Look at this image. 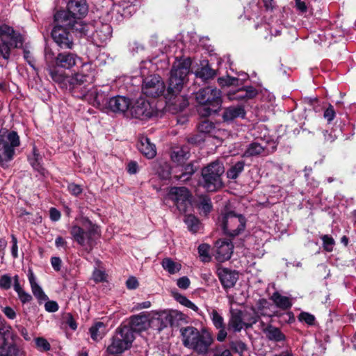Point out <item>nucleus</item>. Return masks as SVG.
<instances>
[{
  "label": "nucleus",
  "instance_id": "473e14b6",
  "mask_svg": "<svg viewBox=\"0 0 356 356\" xmlns=\"http://www.w3.org/2000/svg\"><path fill=\"white\" fill-rule=\"evenodd\" d=\"M264 332L269 340L275 341L285 340L284 334L277 327L269 325L264 329Z\"/></svg>",
  "mask_w": 356,
  "mask_h": 356
},
{
  "label": "nucleus",
  "instance_id": "f257e3e1",
  "mask_svg": "<svg viewBox=\"0 0 356 356\" xmlns=\"http://www.w3.org/2000/svg\"><path fill=\"white\" fill-rule=\"evenodd\" d=\"M191 60L184 58L176 60L172 65L168 81V94L174 97L169 98L167 107L169 111L176 113L183 111L188 105L187 99L184 97H177L188 81V75L191 72Z\"/></svg>",
  "mask_w": 356,
  "mask_h": 356
},
{
  "label": "nucleus",
  "instance_id": "a211bd4d",
  "mask_svg": "<svg viewBox=\"0 0 356 356\" xmlns=\"http://www.w3.org/2000/svg\"><path fill=\"white\" fill-rule=\"evenodd\" d=\"M131 114L133 118L145 120L152 117L153 109L147 101L140 99L131 107Z\"/></svg>",
  "mask_w": 356,
  "mask_h": 356
},
{
  "label": "nucleus",
  "instance_id": "f03ea898",
  "mask_svg": "<svg viewBox=\"0 0 356 356\" xmlns=\"http://www.w3.org/2000/svg\"><path fill=\"white\" fill-rule=\"evenodd\" d=\"M88 13V5L86 0H69L66 10L57 11L54 15V19L56 22L71 28L81 35H88L89 26L81 21Z\"/></svg>",
  "mask_w": 356,
  "mask_h": 356
},
{
  "label": "nucleus",
  "instance_id": "a878e982",
  "mask_svg": "<svg viewBox=\"0 0 356 356\" xmlns=\"http://www.w3.org/2000/svg\"><path fill=\"white\" fill-rule=\"evenodd\" d=\"M112 27L108 24H101L97 26L92 37L97 45L106 42L111 38Z\"/></svg>",
  "mask_w": 356,
  "mask_h": 356
},
{
  "label": "nucleus",
  "instance_id": "5701e85b",
  "mask_svg": "<svg viewBox=\"0 0 356 356\" xmlns=\"http://www.w3.org/2000/svg\"><path fill=\"white\" fill-rule=\"evenodd\" d=\"M218 278L225 289H230L233 287L238 277V274L234 271L226 268H219L217 270Z\"/></svg>",
  "mask_w": 356,
  "mask_h": 356
},
{
  "label": "nucleus",
  "instance_id": "9d476101",
  "mask_svg": "<svg viewBox=\"0 0 356 356\" xmlns=\"http://www.w3.org/2000/svg\"><path fill=\"white\" fill-rule=\"evenodd\" d=\"M220 222L224 233L229 236H236L240 234L244 231L246 225L245 217L233 211L222 214Z\"/></svg>",
  "mask_w": 356,
  "mask_h": 356
},
{
  "label": "nucleus",
  "instance_id": "f3484780",
  "mask_svg": "<svg viewBox=\"0 0 356 356\" xmlns=\"http://www.w3.org/2000/svg\"><path fill=\"white\" fill-rule=\"evenodd\" d=\"M95 72L92 65L86 63L82 65L81 70L69 79V83L73 86L91 83L95 80Z\"/></svg>",
  "mask_w": 356,
  "mask_h": 356
},
{
  "label": "nucleus",
  "instance_id": "a18cd8bd",
  "mask_svg": "<svg viewBox=\"0 0 356 356\" xmlns=\"http://www.w3.org/2000/svg\"><path fill=\"white\" fill-rule=\"evenodd\" d=\"M239 81L238 78L231 77L229 76H222L218 79V83L221 86H236Z\"/></svg>",
  "mask_w": 356,
  "mask_h": 356
},
{
  "label": "nucleus",
  "instance_id": "dca6fc26",
  "mask_svg": "<svg viewBox=\"0 0 356 356\" xmlns=\"http://www.w3.org/2000/svg\"><path fill=\"white\" fill-rule=\"evenodd\" d=\"M57 24L54 27L51 31V37L54 41L61 49H72L73 46L72 38L67 30L72 29L61 23L56 22Z\"/></svg>",
  "mask_w": 356,
  "mask_h": 356
},
{
  "label": "nucleus",
  "instance_id": "393cba45",
  "mask_svg": "<svg viewBox=\"0 0 356 356\" xmlns=\"http://www.w3.org/2000/svg\"><path fill=\"white\" fill-rule=\"evenodd\" d=\"M257 95V90L252 86H245L236 90L229 91L228 97L231 100H248L254 98Z\"/></svg>",
  "mask_w": 356,
  "mask_h": 356
},
{
  "label": "nucleus",
  "instance_id": "f704fd0d",
  "mask_svg": "<svg viewBox=\"0 0 356 356\" xmlns=\"http://www.w3.org/2000/svg\"><path fill=\"white\" fill-rule=\"evenodd\" d=\"M271 300L274 302L277 307L282 309H289L292 306L291 300L288 297L282 296L278 292H275L272 295Z\"/></svg>",
  "mask_w": 356,
  "mask_h": 356
},
{
  "label": "nucleus",
  "instance_id": "37998d69",
  "mask_svg": "<svg viewBox=\"0 0 356 356\" xmlns=\"http://www.w3.org/2000/svg\"><path fill=\"white\" fill-rule=\"evenodd\" d=\"M184 222L186 224L188 229L195 233L197 232L200 226V222L198 219L193 215H186L184 217Z\"/></svg>",
  "mask_w": 356,
  "mask_h": 356
},
{
  "label": "nucleus",
  "instance_id": "3c124183",
  "mask_svg": "<svg viewBox=\"0 0 356 356\" xmlns=\"http://www.w3.org/2000/svg\"><path fill=\"white\" fill-rule=\"evenodd\" d=\"M12 286V278L10 275L4 274L0 277V288L3 290H8Z\"/></svg>",
  "mask_w": 356,
  "mask_h": 356
},
{
  "label": "nucleus",
  "instance_id": "774afa93",
  "mask_svg": "<svg viewBox=\"0 0 356 356\" xmlns=\"http://www.w3.org/2000/svg\"><path fill=\"white\" fill-rule=\"evenodd\" d=\"M17 295L20 301L23 304L29 302L32 300L31 296L24 291H21L20 293H17Z\"/></svg>",
  "mask_w": 356,
  "mask_h": 356
},
{
  "label": "nucleus",
  "instance_id": "ea45409f",
  "mask_svg": "<svg viewBox=\"0 0 356 356\" xmlns=\"http://www.w3.org/2000/svg\"><path fill=\"white\" fill-rule=\"evenodd\" d=\"M196 167H195L193 163H188L183 167L181 174L179 175H175V177L177 180L186 181L189 179L191 176L196 171Z\"/></svg>",
  "mask_w": 356,
  "mask_h": 356
},
{
  "label": "nucleus",
  "instance_id": "58836bf2",
  "mask_svg": "<svg viewBox=\"0 0 356 356\" xmlns=\"http://www.w3.org/2000/svg\"><path fill=\"white\" fill-rule=\"evenodd\" d=\"M162 267L164 270L168 271L170 274H175L179 271L181 265L179 263L175 262L170 258H165L161 262Z\"/></svg>",
  "mask_w": 356,
  "mask_h": 356
},
{
  "label": "nucleus",
  "instance_id": "aec40b11",
  "mask_svg": "<svg viewBox=\"0 0 356 356\" xmlns=\"http://www.w3.org/2000/svg\"><path fill=\"white\" fill-rule=\"evenodd\" d=\"M131 326L133 333L134 332H142L146 330L149 326L152 325L151 316L149 313L147 314L142 312L138 315L133 316L131 318Z\"/></svg>",
  "mask_w": 356,
  "mask_h": 356
},
{
  "label": "nucleus",
  "instance_id": "72a5a7b5",
  "mask_svg": "<svg viewBox=\"0 0 356 356\" xmlns=\"http://www.w3.org/2000/svg\"><path fill=\"white\" fill-rule=\"evenodd\" d=\"M90 333L93 340L99 341L106 334V325L102 322H97L90 328Z\"/></svg>",
  "mask_w": 356,
  "mask_h": 356
},
{
  "label": "nucleus",
  "instance_id": "13d9d810",
  "mask_svg": "<svg viewBox=\"0 0 356 356\" xmlns=\"http://www.w3.org/2000/svg\"><path fill=\"white\" fill-rule=\"evenodd\" d=\"M92 279L95 282H103L106 280V274L103 270L95 269L92 273Z\"/></svg>",
  "mask_w": 356,
  "mask_h": 356
},
{
  "label": "nucleus",
  "instance_id": "4be33fe9",
  "mask_svg": "<svg viewBox=\"0 0 356 356\" xmlns=\"http://www.w3.org/2000/svg\"><path fill=\"white\" fill-rule=\"evenodd\" d=\"M79 59L76 54L70 52L60 53L56 57L54 56V64L58 67L67 70L74 67Z\"/></svg>",
  "mask_w": 356,
  "mask_h": 356
},
{
  "label": "nucleus",
  "instance_id": "69168bd1",
  "mask_svg": "<svg viewBox=\"0 0 356 356\" xmlns=\"http://www.w3.org/2000/svg\"><path fill=\"white\" fill-rule=\"evenodd\" d=\"M44 307L46 311L49 312H56L58 310V305L55 301H47Z\"/></svg>",
  "mask_w": 356,
  "mask_h": 356
},
{
  "label": "nucleus",
  "instance_id": "338daca9",
  "mask_svg": "<svg viewBox=\"0 0 356 356\" xmlns=\"http://www.w3.org/2000/svg\"><path fill=\"white\" fill-rule=\"evenodd\" d=\"M216 329L218 330V332L216 336L217 340L220 342L224 341L227 336L225 325L222 326V327H218Z\"/></svg>",
  "mask_w": 356,
  "mask_h": 356
},
{
  "label": "nucleus",
  "instance_id": "4c0bfd02",
  "mask_svg": "<svg viewBox=\"0 0 356 356\" xmlns=\"http://www.w3.org/2000/svg\"><path fill=\"white\" fill-rule=\"evenodd\" d=\"M245 163L243 161L236 162L227 171V177L229 179H235L243 171Z\"/></svg>",
  "mask_w": 356,
  "mask_h": 356
},
{
  "label": "nucleus",
  "instance_id": "0e129e2a",
  "mask_svg": "<svg viewBox=\"0 0 356 356\" xmlns=\"http://www.w3.org/2000/svg\"><path fill=\"white\" fill-rule=\"evenodd\" d=\"M12 239V247H11V254L14 259L18 257V246H17V239L15 235H11Z\"/></svg>",
  "mask_w": 356,
  "mask_h": 356
},
{
  "label": "nucleus",
  "instance_id": "9b49d317",
  "mask_svg": "<svg viewBox=\"0 0 356 356\" xmlns=\"http://www.w3.org/2000/svg\"><path fill=\"white\" fill-rule=\"evenodd\" d=\"M152 326L159 331L162 330L168 325H173L177 319L181 318L182 314L176 310H159L149 313Z\"/></svg>",
  "mask_w": 356,
  "mask_h": 356
},
{
  "label": "nucleus",
  "instance_id": "bb28decb",
  "mask_svg": "<svg viewBox=\"0 0 356 356\" xmlns=\"http://www.w3.org/2000/svg\"><path fill=\"white\" fill-rule=\"evenodd\" d=\"M138 150L148 159H152L156 154L155 145L146 136H141L138 143Z\"/></svg>",
  "mask_w": 356,
  "mask_h": 356
},
{
  "label": "nucleus",
  "instance_id": "e2e57ef3",
  "mask_svg": "<svg viewBox=\"0 0 356 356\" xmlns=\"http://www.w3.org/2000/svg\"><path fill=\"white\" fill-rule=\"evenodd\" d=\"M190 280L186 277H181L177 280V284L181 289H187L190 286Z\"/></svg>",
  "mask_w": 356,
  "mask_h": 356
},
{
  "label": "nucleus",
  "instance_id": "5fc2aeb1",
  "mask_svg": "<svg viewBox=\"0 0 356 356\" xmlns=\"http://www.w3.org/2000/svg\"><path fill=\"white\" fill-rule=\"evenodd\" d=\"M295 1V7L296 10L301 14L306 13L308 11V3H307L305 1L302 0H294Z\"/></svg>",
  "mask_w": 356,
  "mask_h": 356
},
{
  "label": "nucleus",
  "instance_id": "6e6d98bb",
  "mask_svg": "<svg viewBox=\"0 0 356 356\" xmlns=\"http://www.w3.org/2000/svg\"><path fill=\"white\" fill-rule=\"evenodd\" d=\"M1 312L4 314V315L8 319L14 320L16 318V316H17L16 312L14 310L13 308L10 307H8V306L3 307V306H1Z\"/></svg>",
  "mask_w": 356,
  "mask_h": 356
},
{
  "label": "nucleus",
  "instance_id": "2f4dec72",
  "mask_svg": "<svg viewBox=\"0 0 356 356\" xmlns=\"http://www.w3.org/2000/svg\"><path fill=\"white\" fill-rule=\"evenodd\" d=\"M197 208L201 215L207 216L213 208L211 199L207 195L200 196Z\"/></svg>",
  "mask_w": 356,
  "mask_h": 356
},
{
  "label": "nucleus",
  "instance_id": "e433bc0d",
  "mask_svg": "<svg viewBox=\"0 0 356 356\" xmlns=\"http://www.w3.org/2000/svg\"><path fill=\"white\" fill-rule=\"evenodd\" d=\"M188 157V152L184 148L174 150L171 154V159L172 161L177 163L178 165H182L184 163Z\"/></svg>",
  "mask_w": 356,
  "mask_h": 356
},
{
  "label": "nucleus",
  "instance_id": "603ef678",
  "mask_svg": "<svg viewBox=\"0 0 356 356\" xmlns=\"http://www.w3.org/2000/svg\"><path fill=\"white\" fill-rule=\"evenodd\" d=\"M321 239L323 243V247L327 252H331L333 250L334 241L332 237L328 235H323L321 236Z\"/></svg>",
  "mask_w": 356,
  "mask_h": 356
},
{
  "label": "nucleus",
  "instance_id": "412c9836",
  "mask_svg": "<svg viewBox=\"0 0 356 356\" xmlns=\"http://www.w3.org/2000/svg\"><path fill=\"white\" fill-rule=\"evenodd\" d=\"M85 98L93 106L99 108L106 107L107 98L106 93L103 91L101 88H93L89 90L86 95Z\"/></svg>",
  "mask_w": 356,
  "mask_h": 356
},
{
  "label": "nucleus",
  "instance_id": "4468645a",
  "mask_svg": "<svg viewBox=\"0 0 356 356\" xmlns=\"http://www.w3.org/2000/svg\"><path fill=\"white\" fill-rule=\"evenodd\" d=\"M44 59L47 70L52 81L59 84L61 87H65L67 81L69 82L68 77L65 72L58 69V67L54 64V52L51 49L45 48Z\"/></svg>",
  "mask_w": 356,
  "mask_h": 356
},
{
  "label": "nucleus",
  "instance_id": "de8ad7c7",
  "mask_svg": "<svg viewBox=\"0 0 356 356\" xmlns=\"http://www.w3.org/2000/svg\"><path fill=\"white\" fill-rule=\"evenodd\" d=\"M179 302L184 306L191 309L194 312H195L197 314H200L199 308L197 305H195L192 301H191L189 299H188L186 296H180L178 298Z\"/></svg>",
  "mask_w": 356,
  "mask_h": 356
},
{
  "label": "nucleus",
  "instance_id": "c9c22d12",
  "mask_svg": "<svg viewBox=\"0 0 356 356\" xmlns=\"http://www.w3.org/2000/svg\"><path fill=\"white\" fill-rule=\"evenodd\" d=\"M265 147L258 142H254L248 145L247 149L243 154L244 157H251L260 155L264 150Z\"/></svg>",
  "mask_w": 356,
  "mask_h": 356
},
{
  "label": "nucleus",
  "instance_id": "cd10ccee",
  "mask_svg": "<svg viewBox=\"0 0 356 356\" xmlns=\"http://www.w3.org/2000/svg\"><path fill=\"white\" fill-rule=\"evenodd\" d=\"M245 115V112L243 106H232L225 109L222 114L224 121H232L236 118H243Z\"/></svg>",
  "mask_w": 356,
  "mask_h": 356
},
{
  "label": "nucleus",
  "instance_id": "6ab92c4d",
  "mask_svg": "<svg viewBox=\"0 0 356 356\" xmlns=\"http://www.w3.org/2000/svg\"><path fill=\"white\" fill-rule=\"evenodd\" d=\"M233 244L231 241L220 239L216 243V259L223 262L230 259L233 252Z\"/></svg>",
  "mask_w": 356,
  "mask_h": 356
},
{
  "label": "nucleus",
  "instance_id": "680f3d73",
  "mask_svg": "<svg viewBox=\"0 0 356 356\" xmlns=\"http://www.w3.org/2000/svg\"><path fill=\"white\" fill-rule=\"evenodd\" d=\"M299 319L301 321H304L308 325H312L314 322L315 318L313 315L307 313L302 312L299 316Z\"/></svg>",
  "mask_w": 356,
  "mask_h": 356
},
{
  "label": "nucleus",
  "instance_id": "a19ab883",
  "mask_svg": "<svg viewBox=\"0 0 356 356\" xmlns=\"http://www.w3.org/2000/svg\"><path fill=\"white\" fill-rule=\"evenodd\" d=\"M209 317L212 321L213 326L216 328L222 327L225 325L224 318L221 314L219 313L216 309H211L209 311Z\"/></svg>",
  "mask_w": 356,
  "mask_h": 356
},
{
  "label": "nucleus",
  "instance_id": "c03bdc74",
  "mask_svg": "<svg viewBox=\"0 0 356 356\" xmlns=\"http://www.w3.org/2000/svg\"><path fill=\"white\" fill-rule=\"evenodd\" d=\"M209 249V245L205 243L201 244L198 247V254L203 262H208L211 259Z\"/></svg>",
  "mask_w": 356,
  "mask_h": 356
},
{
  "label": "nucleus",
  "instance_id": "49530a36",
  "mask_svg": "<svg viewBox=\"0 0 356 356\" xmlns=\"http://www.w3.org/2000/svg\"><path fill=\"white\" fill-rule=\"evenodd\" d=\"M214 128V124L207 120H202L198 126L199 131L204 134L211 133Z\"/></svg>",
  "mask_w": 356,
  "mask_h": 356
},
{
  "label": "nucleus",
  "instance_id": "c85d7f7f",
  "mask_svg": "<svg viewBox=\"0 0 356 356\" xmlns=\"http://www.w3.org/2000/svg\"><path fill=\"white\" fill-rule=\"evenodd\" d=\"M119 4L122 8V15L127 17L136 13L138 1L137 0H120Z\"/></svg>",
  "mask_w": 356,
  "mask_h": 356
},
{
  "label": "nucleus",
  "instance_id": "bf43d9fd",
  "mask_svg": "<svg viewBox=\"0 0 356 356\" xmlns=\"http://www.w3.org/2000/svg\"><path fill=\"white\" fill-rule=\"evenodd\" d=\"M323 116L325 119L327 120L328 122L332 121L335 117V111L333 106L329 105V106L324 111Z\"/></svg>",
  "mask_w": 356,
  "mask_h": 356
},
{
  "label": "nucleus",
  "instance_id": "7c9ffc66",
  "mask_svg": "<svg viewBox=\"0 0 356 356\" xmlns=\"http://www.w3.org/2000/svg\"><path fill=\"white\" fill-rule=\"evenodd\" d=\"M9 337L15 341L17 338V335L12 332L11 326L5 323L0 327V349H2L6 346V339Z\"/></svg>",
  "mask_w": 356,
  "mask_h": 356
},
{
  "label": "nucleus",
  "instance_id": "20e7f679",
  "mask_svg": "<svg viewBox=\"0 0 356 356\" xmlns=\"http://www.w3.org/2000/svg\"><path fill=\"white\" fill-rule=\"evenodd\" d=\"M195 99L200 105L197 108L199 114L206 117L216 113L221 106V91L208 86L200 89L195 94Z\"/></svg>",
  "mask_w": 356,
  "mask_h": 356
},
{
  "label": "nucleus",
  "instance_id": "8fccbe9b",
  "mask_svg": "<svg viewBox=\"0 0 356 356\" xmlns=\"http://www.w3.org/2000/svg\"><path fill=\"white\" fill-rule=\"evenodd\" d=\"M230 348L239 354H242L246 350V345L241 341H234L230 343Z\"/></svg>",
  "mask_w": 356,
  "mask_h": 356
},
{
  "label": "nucleus",
  "instance_id": "6e6552de",
  "mask_svg": "<svg viewBox=\"0 0 356 356\" xmlns=\"http://www.w3.org/2000/svg\"><path fill=\"white\" fill-rule=\"evenodd\" d=\"M134 339V334L129 326H122L117 329L112 338L111 343L107 348V352L115 355L129 348Z\"/></svg>",
  "mask_w": 356,
  "mask_h": 356
},
{
  "label": "nucleus",
  "instance_id": "79ce46f5",
  "mask_svg": "<svg viewBox=\"0 0 356 356\" xmlns=\"http://www.w3.org/2000/svg\"><path fill=\"white\" fill-rule=\"evenodd\" d=\"M41 159L40 155L36 153L35 149H33V156L32 158L29 159L30 163L34 169L38 171L42 175L44 176L47 171L40 164V161Z\"/></svg>",
  "mask_w": 356,
  "mask_h": 356
},
{
  "label": "nucleus",
  "instance_id": "864d4df0",
  "mask_svg": "<svg viewBox=\"0 0 356 356\" xmlns=\"http://www.w3.org/2000/svg\"><path fill=\"white\" fill-rule=\"evenodd\" d=\"M31 287L33 295L38 299L46 300L47 298V296L44 294L42 288L38 285V284L33 285Z\"/></svg>",
  "mask_w": 356,
  "mask_h": 356
},
{
  "label": "nucleus",
  "instance_id": "2eb2a0df",
  "mask_svg": "<svg viewBox=\"0 0 356 356\" xmlns=\"http://www.w3.org/2000/svg\"><path fill=\"white\" fill-rule=\"evenodd\" d=\"M165 84L159 75H150L143 79L142 91L149 97H159L165 91Z\"/></svg>",
  "mask_w": 356,
  "mask_h": 356
},
{
  "label": "nucleus",
  "instance_id": "09e8293b",
  "mask_svg": "<svg viewBox=\"0 0 356 356\" xmlns=\"http://www.w3.org/2000/svg\"><path fill=\"white\" fill-rule=\"evenodd\" d=\"M36 347L41 351H47L50 350L49 343L43 337H37L35 339Z\"/></svg>",
  "mask_w": 356,
  "mask_h": 356
},
{
  "label": "nucleus",
  "instance_id": "0eeeda50",
  "mask_svg": "<svg viewBox=\"0 0 356 356\" xmlns=\"http://www.w3.org/2000/svg\"><path fill=\"white\" fill-rule=\"evenodd\" d=\"M225 172L223 164L218 161H213L202 170V186L208 191H216L222 186L221 179Z\"/></svg>",
  "mask_w": 356,
  "mask_h": 356
},
{
  "label": "nucleus",
  "instance_id": "f8f14e48",
  "mask_svg": "<svg viewBox=\"0 0 356 356\" xmlns=\"http://www.w3.org/2000/svg\"><path fill=\"white\" fill-rule=\"evenodd\" d=\"M258 320L259 316L255 314L249 318H246L241 310L231 308L228 326L233 332H238L244 327L249 328L252 327Z\"/></svg>",
  "mask_w": 356,
  "mask_h": 356
},
{
  "label": "nucleus",
  "instance_id": "39448f33",
  "mask_svg": "<svg viewBox=\"0 0 356 356\" xmlns=\"http://www.w3.org/2000/svg\"><path fill=\"white\" fill-rule=\"evenodd\" d=\"M24 39L22 34L6 24L0 26V58L8 61L12 50L23 47Z\"/></svg>",
  "mask_w": 356,
  "mask_h": 356
},
{
  "label": "nucleus",
  "instance_id": "1a4fd4ad",
  "mask_svg": "<svg viewBox=\"0 0 356 356\" xmlns=\"http://www.w3.org/2000/svg\"><path fill=\"white\" fill-rule=\"evenodd\" d=\"M20 144L19 138L15 131H0V164L3 165L13 159L15 149Z\"/></svg>",
  "mask_w": 356,
  "mask_h": 356
},
{
  "label": "nucleus",
  "instance_id": "4d7b16f0",
  "mask_svg": "<svg viewBox=\"0 0 356 356\" xmlns=\"http://www.w3.org/2000/svg\"><path fill=\"white\" fill-rule=\"evenodd\" d=\"M67 190L72 195L74 196L80 195L83 191L82 187L74 183L69 184L67 186Z\"/></svg>",
  "mask_w": 356,
  "mask_h": 356
},
{
  "label": "nucleus",
  "instance_id": "ddd939ff",
  "mask_svg": "<svg viewBox=\"0 0 356 356\" xmlns=\"http://www.w3.org/2000/svg\"><path fill=\"white\" fill-rule=\"evenodd\" d=\"M168 197L176 205L181 213H185L191 206V195L186 187H172Z\"/></svg>",
  "mask_w": 356,
  "mask_h": 356
},
{
  "label": "nucleus",
  "instance_id": "b1692460",
  "mask_svg": "<svg viewBox=\"0 0 356 356\" xmlns=\"http://www.w3.org/2000/svg\"><path fill=\"white\" fill-rule=\"evenodd\" d=\"M130 101L124 96H115L108 99L106 108L114 113H124L129 108Z\"/></svg>",
  "mask_w": 356,
  "mask_h": 356
},
{
  "label": "nucleus",
  "instance_id": "052dcab7",
  "mask_svg": "<svg viewBox=\"0 0 356 356\" xmlns=\"http://www.w3.org/2000/svg\"><path fill=\"white\" fill-rule=\"evenodd\" d=\"M24 58L26 60V61L28 63V64L35 71L37 72L38 70L35 67L34 65V58L31 55V53L30 51L27 50L26 49H24Z\"/></svg>",
  "mask_w": 356,
  "mask_h": 356
},
{
  "label": "nucleus",
  "instance_id": "423d86ee",
  "mask_svg": "<svg viewBox=\"0 0 356 356\" xmlns=\"http://www.w3.org/2000/svg\"><path fill=\"white\" fill-rule=\"evenodd\" d=\"M81 223L82 227L77 225H73L71 227L70 234L79 245L84 247L88 251H90L92 237L98 234L99 228L86 218H83Z\"/></svg>",
  "mask_w": 356,
  "mask_h": 356
},
{
  "label": "nucleus",
  "instance_id": "7ed1b4c3",
  "mask_svg": "<svg viewBox=\"0 0 356 356\" xmlns=\"http://www.w3.org/2000/svg\"><path fill=\"white\" fill-rule=\"evenodd\" d=\"M180 333L184 346L199 354L207 353L213 342L211 333L205 327L199 330L193 326H187L181 327Z\"/></svg>",
  "mask_w": 356,
  "mask_h": 356
},
{
  "label": "nucleus",
  "instance_id": "c756f323",
  "mask_svg": "<svg viewBox=\"0 0 356 356\" xmlns=\"http://www.w3.org/2000/svg\"><path fill=\"white\" fill-rule=\"evenodd\" d=\"M195 75L196 78H199L202 81L205 82L213 79L216 76V71L208 64H206L205 65H202L201 67L198 68L195 71Z\"/></svg>",
  "mask_w": 356,
  "mask_h": 356
}]
</instances>
